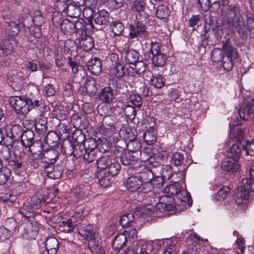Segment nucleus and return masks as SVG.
Instances as JSON below:
<instances>
[{"label": "nucleus", "mask_w": 254, "mask_h": 254, "mask_svg": "<svg viewBox=\"0 0 254 254\" xmlns=\"http://www.w3.org/2000/svg\"><path fill=\"white\" fill-rule=\"evenodd\" d=\"M89 71L93 75H99L102 70V63L101 61L97 58L90 60L87 64Z\"/></svg>", "instance_id": "14"}, {"label": "nucleus", "mask_w": 254, "mask_h": 254, "mask_svg": "<svg viewBox=\"0 0 254 254\" xmlns=\"http://www.w3.org/2000/svg\"><path fill=\"white\" fill-rule=\"evenodd\" d=\"M176 244V241H171L169 244L167 245L166 248L162 254H177Z\"/></svg>", "instance_id": "64"}, {"label": "nucleus", "mask_w": 254, "mask_h": 254, "mask_svg": "<svg viewBox=\"0 0 254 254\" xmlns=\"http://www.w3.org/2000/svg\"><path fill=\"white\" fill-rule=\"evenodd\" d=\"M137 176L142 184V183L151 182L153 179L154 174L152 170L146 169Z\"/></svg>", "instance_id": "47"}, {"label": "nucleus", "mask_w": 254, "mask_h": 254, "mask_svg": "<svg viewBox=\"0 0 254 254\" xmlns=\"http://www.w3.org/2000/svg\"><path fill=\"white\" fill-rule=\"evenodd\" d=\"M238 57L239 54L235 49L231 47H228L222 61L223 68L228 71L231 70L234 66V61L237 59Z\"/></svg>", "instance_id": "5"}, {"label": "nucleus", "mask_w": 254, "mask_h": 254, "mask_svg": "<svg viewBox=\"0 0 254 254\" xmlns=\"http://www.w3.org/2000/svg\"><path fill=\"white\" fill-rule=\"evenodd\" d=\"M31 156L34 159L41 158L43 154V145L41 141H36L29 147Z\"/></svg>", "instance_id": "22"}, {"label": "nucleus", "mask_w": 254, "mask_h": 254, "mask_svg": "<svg viewBox=\"0 0 254 254\" xmlns=\"http://www.w3.org/2000/svg\"><path fill=\"white\" fill-rule=\"evenodd\" d=\"M243 146L247 155L254 156V140H247L246 144H244Z\"/></svg>", "instance_id": "61"}, {"label": "nucleus", "mask_w": 254, "mask_h": 254, "mask_svg": "<svg viewBox=\"0 0 254 254\" xmlns=\"http://www.w3.org/2000/svg\"><path fill=\"white\" fill-rule=\"evenodd\" d=\"M127 241L126 236L123 233H120L114 237L112 247L114 250L118 251L126 245Z\"/></svg>", "instance_id": "31"}, {"label": "nucleus", "mask_w": 254, "mask_h": 254, "mask_svg": "<svg viewBox=\"0 0 254 254\" xmlns=\"http://www.w3.org/2000/svg\"><path fill=\"white\" fill-rule=\"evenodd\" d=\"M75 25V32L79 36H85L86 33V22L83 19H80L76 22Z\"/></svg>", "instance_id": "45"}, {"label": "nucleus", "mask_w": 254, "mask_h": 254, "mask_svg": "<svg viewBox=\"0 0 254 254\" xmlns=\"http://www.w3.org/2000/svg\"><path fill=\"white\" fill-rule=\"evenodd\" d=\"M109 162L106 165L105 168L102 169L100 171L106 172L110 173L112 176L117 175L119 172L121 166L120 164L115 159L111 158Z\"/></svg>", "instance_id": "19"}, {"label": "nucleus", "mask_w": 254, "mask_h": 254, "mask_svg": "<svg viewBox=\"0 0 254 254\" xmlns=\"http://www.w3.org/2000/svg\"><path fill=\"white\" fill-rule=\"evenodd\" d=\"M7 25L6 27V30L8 33V34L10 36L11 38H9L11 41L14 44V40L13 37L17 35L21 27L20 22L16 23L14 21H7Z\"/></svg>", "instance_id": "20"}, {"label": "nucleus", "mask_w": 254, "mask_h": 254, "mask_svg": "<svg viewBox=\"0 0 254 254\" xmlns=\"http://www.w3.org/2000/svg\"><path fill=\"white\" fill-rule=\"evenodd\" d=\"M44 141L52 147H58L60 143V138L58 134L54 131H49L45 137Z\"/></svg>", "instance_id": "21"}, {"label": "nucleus", "mask_w": 254, "mask_h": 254, "mask_svg": "<svg viewBox=\"0 0 254 254\" xmlns=\"http://www.w3.org/2000/svg\"><path fill=\"white\" fill-rule=\"evenodd\" d=\"M167 60V57L164 53L153 56L152 58V64L157 67L163 66L166 64Z\"/></svg>", "instance_id": "42"}, {"label": "nucleus", "mask_w": 254, "mask_h": 254, "mask_svg": "<svg viewBox=\"0 0 254 254\" xmlns=\"http://www.w3.org/2000/svg\"><path fill=\"white\" fill-rule=\"evenodd\" d=\"M133 65L134 67H132V68L134 69L136 73L139 75H143L146 71V64L141 61H138Z\"/></svg>", "instance_id": "57"}, {"label": "nucleus", "mask_w": 254, "mask_h": 254, "mask_svg": "<svg viewBox=\"0 0 254 254\" xmlns=\"http://www.w3.org/2000/svg\"><path fill=\"white\" fill-rule=\"evenodd\" d=\"M161 201L158 204V210L160 211H173L175 208V206L170 202L173 200L172 198L168 197L167 196L161 197Z\"/></svg>", "instance_id": "18"}, {"label": "nucleus", "mask_w": 254, "mask_h": 254, "mask_svg": "<svg viewBox=\"0 0 254 254\" xmlns=\"http://www.w3.org/2000/svg\"><path fill=\"white\" fill-rule=\"evenodd\" d=\"M75 42L71 39L66 40L64 43V49L67 54H71L75 47Z\"/></svg>", "instance_id": "62"}, {"label": "nucleus", "mask_w": 254, "mask_h": 254, "mask_svg": "<svg viewBox=\"0 0 254 254\" xmlns=\"http://www.w3.org/2000/svg\"><path fill=\"white\" fill-rule=\"evenodd\" d=\"M225 57V53L219 48L213 49L211 53V58L213 62H222Z\"/></svg>", "instance_id": "52"}, {"label": "nucleus", "mask_w": 254, "mask_h": 254, "mask_svg": "<svg viewBox=\"0 0 254 254\" xmlns=\"http://www.w3.org/2000/svg\"><path fill=\"white\" fill-rule=\"evenodd\" d=\"M239 115L244 120L254 119V97L244 103L239 109Z\"/></svg>", "instance_id": "6"}, {"label": "nucleus", "mask_w": 254, "mask_h": 254, "mask_svg": "<svg viewBox=\"0 0 254 254\" xmlns=\"http://www.w3.org/2000/svg\"><path fill=\"white\" fill-rule=\"evenodd\" d=\"M124 108V115L129 119L133 120L135 116V110L130 105H125Z\"/></svg>", "instance_id": "63"}, {"label": "nucleus", "mask_w": 254, "mask_h": 254, "mask_svg": "<svg viewBox=\"0 0 254 254\" xmlns=\"http://www.w3.org/2000/svg\"><path fill=\"white\" fill-rule=\"evenodd\" d=\"M60 243L54 237L48 238L45 243L46 249L49 254H56L58 251Z\"/></svg>", "instance_id": "16"}, {"label": "nucleus", "mask_w": 254, "mask_h": 254, "mask_svg": "<svg viewBox=\"0 0 254 254\" xmlns=\"http://www.w3.org/2000/svg\"><path fill=\"white\" fill-rule=\"evenodd\" d=\"M10 165L17 174H19L24 169L22 162L17 159L11 160L10 161Z\"/></svg>", "instance_id": "59"}, {"label": "nucleus", "mask_w": 254, "mask_h": 254, "mask_svg": "<svg viewBox=\"0 0 254 254\" xmlns=\"http://www.w3.org/2000/svg\"><path fill=\"white\" fill-rule=\"evenodd\" d=\"M114 86L116 91L119 93L125 94L128 91L127 82L123 79H118L114 84Z\"/></svg>", "instance_id": "39"}, {"label": "nucleus", "mask_w": 254, "mask_h": 254, "mask_svg": "<svg viewBox=\"0 0 254 254\" xmlns=\"http://www.w3.org/2000/svg\"><path fill=\"white\" fill-rule=\"evenodd\" d=\"M13 50V43L10 39H5L0 43V57L8 56Z\"/></svg>", "instance_id": "13"}, {"label": "nucleus", "mask_w": 254, "mask_h": 254, "mask_svg": "<svg viewBox=\"0 0 254 254\" xmlns=\"http://www.w3.org/2000/svg\"><path fill=\"white\" fill-rule=\"evenodd\" d=\"M251 191H254V180L243 179L241 185L235 191L234 202H228L231 205L230 207L228 206V208L232 210H236V206H239L242 209L246 210L250 204L248 199Z\"/></svg>", "instance_id": "1"}, {"label": "nucleus", "mask_w": 254, "mask_h": 254, "mask_svg": "<svg viewBox=\"0 0 254 254\" xmlns=\"http://www.w3.org/2000/svg\"><path fill=\"white\" fill-rule=\"evenodd\" d=\"M99 183L104 188L111 186L112 181V178L114 176L106 172L100 171L97 174Z\"/></svg>", "instance_id": "25"}, {"label": "nucleus", "mask_w": 254, "mask_h": 254, "mask_svg": "<svg viewBox=\"0 0 254 254\" xmlns=\"http://www.w3.org/2000/svg\"><path fill=\"white\" fill-rule=\"evenodd\" d=\"M129 102L136 107L139 108L143 104L142 97L138 94H131L129 96Z\"/></svg>", "instance_id": "58"}, {"label": "nucleus", "mask_w": 254, "mask_h": 254, "mask_svg": "<svg viewBox=\"0 0 254 254\" xmlns=\"http://www.w3.org/2000/svg\"><path fill=\"white\" fill-rule=\"evenodd\" d=\"M241 149L238 144H233L227 151V157L238 160L241 155Z\"/></svg>", "instance_id": "43"}, {"label": "nucleus", "mask_w": 254, "mask_h": 254, "mask_svg": "<svg viewBox=\"0 0 254 254\" xmlns=\"http://www.w3.org/2000/svg\"><path fill=\"white\" fill-rule=\"evenodd\" d=\"M83 156L86 163H92L97 157L96 151H85Z\"/></svg>", "instance_id": "60"}, {"label": "nucleus", "mask_w": 254, "mask_h": 254, "mask_svg": "<svg viewBox=\"0 0 254 254\" xmlns=\"http://www.w3.org/2000/svg\"><path fill=\"white\" fill-rule=\"evenodd\" d=\"M141 184L137 176L129 177L124 183L125 187L131 191L136 190L141 188Z\"/></svg>", "instance_id": "23"}, {"label": "nucleus", "mask_w": 254, "mask_h": 254, "mask_svg": "<svg viewBox=\"0 0 254 254\" xmlns=\"http://www.w3.org/2000/svg\"><path fill=\"white\" fill-rule=\"evenodd\" d=\"M65 10L67 15L72 18L78 17L81 12L80 7L72 2L70 3L67 6H65L62 11H65Z\"/></svg>", "instance_id": "24"}, {"label": "nucleus", "mask_w": 254, "mask_h": 254, "mask_svg": "<svg viewBox=\"0 0 254 254\" xmlns=\"http://www.w3.org/2000/svg\"><path fill=\"white\" fill-rule=\"evenodd\" d=\"M230 190L231 188L229 186H223L214 194L213 198L217 201L223 200L230 194Z\"/></svg>", "instance_id": "36"}, {"label": "nucleus", "mask_w": 254, "mask_h": 254, "mask_svg": "<svg viewBox=\"0 0 254 254\" xmlns=\"http://www.w3.org/2000/svg\"><path fill=\"white\" fill-rule=\"evenodd\" d=\"M151 84L157 88H161L165 84L166 80L165 78L160 74L153 76L151 80Z\"/></svg>", "instance_id": "49"}, {"label": "nucleus", "mask_w": 254, "mask_h": 254, "mask_svg": "<svg viewBox=\"0 0 254 254\" xmlns=\"http://www.w3.org/2000/svg\"><path fill=\"white\" fill-rule=\"evenodd\" d=\"M59 156L58 151L55 149H50L43 152L41 158L42 162L46 164H54Z\"/></svg>", "instance_id": "10"}, {"label": "nucleus", "mask_w": 254, "mask_h": 254, "mask_svg": "<svg viewBox=\"0 0 254 254\" xmlns=\"http://www.w3.org/2000/svg\"><path fill=\"white\" fill-rule=\"evenodd\" d=\"M170 15V11L168 7L165 5H159L157 9L156 15L160 19L167 18Z\"/></svg>", "instance_id": "48"}, {"label": "nucleus", "mask_w": 254, "mask_h": 254, "mask_svg": "<svg viewBox=\"0 0 254 254\" xmlns=\"http://www.w3.org/2000/svg\"><path fill=\"white\" fill-rule=\"evenodd\" d=\"M110 27L112 32L115 36L121 35L125 28L123 23L118 20L113 21L110 25Z\"/></svg>", "instance_id": "35"}, {"label": "nucleus", "mask_w": 254, "mask_h": 254, "mask_svg": "<svg viewBox=\"0 0 254 254\" xmlns=\"http://www.w3.org/2000/svg\"><path fill=\"white\" fill-rule=\"evenodd\" d=\"M61 28L63 33L67 35H71L75 32V24L67 19L62 21Z\"/></svg>", "instance_id": "26"}, {"label": "nucleus", "mask_w": 254, "mask_h": 254, "mask_svg": "<svg viewBox=\"0 0 254 254\" xmlns=\"http://www.w3.org/2000/svg\"><path fill=\"white\" fill-rule=\"evenodd\" d=\"M139 57V53L134 50H127L125 53V61L129 64H134L136 62H138Z\"/></svg>", "instance_id": "29"}, {"label": "nucleus", "mask_w": 254, "mask_h": 254, "mask_svg": "<svg viewBox=\"0 0 254 254\" xmlns=\"http://www.w3.org/2000/svg\"><path fill=\"white\" fill-rule=\"evenodd\" d=\"M170 162L177 166L183 165L184 162V155L180 152L174 153L171 158Z\"/></svg>", "instance_id": "53"}, {"label": "nucleus", "mask_w": 254, "mask_h": 254, "mask_svg": "<svg viewBox=\"0 0 254 254\" xmlns=\"http://www.w3.org/2000/svg\"><path fill=\"white\" fill-rule=\"evenodd\" d=\"M139 210H137L135 212V215L137 217H140L144 218L150 216L151 213H154L158 210V205H151L149 203L146 204L145 208H139Z\"/></svg>", "instance_id": "15"}, {"label": "nucleus", "mask_w": 254, "mask_h": 254, "mask_svg": "<svg viewBox=\"0 0 254 254\" xmlns=\"http://www.w3.org/2000/svg\"><path fill=\"white\" fill-rule=\"evenodd\" d=\"M237 161V160L228 157L224 159L222 163L223 170L232 173L239 172L240 169V166Z\"/></svg>", "instance_id": "9"}, {"label": "nucleus", "mask_w": 254, "mask_h": 254, "mask_svg": "<svg viewBox=\"0 0 254 254\" xmlns=\"http://www.w3.org/2000/svg\"><path fill=\"white\" fill-rule=\"evenodd\" d=\"M112 158L107 154H104L101 156L96 161L97 166L98 169L102 170L105 168L107 165Z\"/></svg>", "instance_id": "51"}, {"label": "nucleus", "mask_w": 254, "mask_h": 254, "mask_svg": "<svg viewBox=\"0 0 254 254\" xmlns=\"http://www.w3.org/2000/svg\"><path fill=\"white\" fill-rule=\"evenodd\" d=\"M150 120L152 122V126H150V128L143 133L144 141L148 145L154 144L157 140L156 132L154 127L155 124L154 119L151 118Z\"/></svg>", "instance_id": "11"}, {"label": "nucleus", "mask_w": 254, "mask_h": 254, "mask_svg": "<svg viewBox=\"0 0 254 254\" xmlns=\"http://www.w3.org/2000/svg\"><path fill=\"white\" fill-rule=\"evenodd\" d=\"M149 16V15L144 11L137 12L136 14L135 25L132 23L128 24V39L137 40L140 39L144 41L148 38L147 27L144 23L147 22Z\"/></svg>", "instance_id": "2"}, {"label": "nucleus", "mask_w": 254, "mask_h": 254, "mask_svg": "<svg viewBox=\"0 0 254 254\" xmlns=\"http://www.w3.org/2000/svg\"><path fill=\"white\" fill-rule=\"evenodd\" d=\"M42 122L40 123V121H39L35 124V128L37 133L41 137L45 135L47 130V127L44 123V121H43Z\"/></svg>", "instance_id": "56"}, {"label": "nucleus", "mask_w": 254, "mask_h": 254, "mask_svg": "<svg viewBox=\"0 0 254 254\" xmlns=\"http://www.w3.org/2000/svg\"><path fill=\"white\" fill-rule=\"evenodd\" d=\"M184 185L183 182H181V183L174 182V184L167 185L164 188V192L169 195L176 196L179 191L181 190Z\"/></svg>", "instance_id": "30"}, {"label": "nucleus", "mask_w": 254, "mask_h": 254, "mask_svg": "<svg viewBox=\"0 0 254 254\" xmlns=\"http://www.w3.org/2000/svg\"><path fill=\"white\" fill-rule=\"evenodd\" d=\"M176 197L180 199L181 202L184 203L183 204L184 205H186L187 203H188L189 206H190L192 204V199L190 194L184 188L183 186L181 188V190L177 193Z\"/></svg>", "instance_id": "32"}, {"label": "nucleus", "mask_w": 254, "mask_h": 254, "mask_svg": "<svg viewBox=\"0 0 254 254\" xmlns=\"http://www.w3.org/2000/svg\"><path fill=\"white\" fill-rule=\"evenodd\" d=\"M173 173L171 166L166 165L161 167V175L165 180H169L173 176Z\"/></svg>", "instance_id": "55"}, {"label": "nucleus", "mask_w": 254, "mask_h": 254, "mask_svg": "<svg viewBox=\"0 0 254 254\" xmlns=\"http://www.w3.org/2000/svg\"><path fill=\"white\" fill-rule=\"evenodd\" d=\"M85 149L83 144L79 142L77 138H75L73 142V156L75 157L79 158L83 156Z\"/></svg>", "instance_id": "40"}, {"label": "nucleus", "mask_w": 254, "mask_h": 254, "mask_svg": "<svg viewBox=\"0 0 254 254\" xmlns=\"http://www.w3.org/2000/svg\"><path fill=\"white\" fill-rule=\"evenodd\" d=\"M9 103L17 114L24 115L28 113L29 106H27V97L12 96L9 99Z\"/></svg>", "instance_id": "3"}, {"label": "nucleus", "mask_w": 254, "mask_h": 254, "mask_svg": "<svg viewBox=\"0 0 254 254\" xmlns=\"http://www.w3.org/2000/svg\"><path fill=\"white\" fill-rule=\"evenodd\" d=\"M120 135L125 139H134L137 137L136 130L130 127H126L121 128L119 132Z\"/></svg>", "instance_id": "33"}, {"label": "nucleus", "mask_w": 254, "mask_h": 254, "mask_svg": "<svg viewBox=\"0 0 254 254\" xmlns=\"http://www.w3.org/2000/svg\"><path fill=\"white\" fill-rule=\"evenodd\" d=\"M125 73L126 69L124 64H117L110 69V73L119 79L124 76Z\"/></svg>", "instance_id": "38"}, {"label": "nucleus", "mask_w": 254, "mask_h": 254, "mask_svg": "<svg viewBox=\"0 0 254 254\" xmlns=\"http://www.w3.org/2000/svg\"><path fill=\"white\" fill-rule=\"evenodd\" d=\"M34 134L31 130H27L24 131L22 136L21 140L23 145L26 147L30 146L33 144Z\"/></svg>", "instance_id": "37"}, {"label": "nucleus", "mask_w": 254, "mask_h": 254, "mask_svg": "<svg viewBox=\"0 0 254 254\" xmlns=\"http://www.w3.org/2000/svg\"><path fill=\"white\" fill-rule=\"evenodd\" d=\"M85 151H96L95 149L98 147V144L97 141L93 138H87L83 143Z\"/></svg>", "instance_id": "50"}, {"label": "nucleus", "mask_w": 254, "mask_h": 254, "mask_svg": "<svg viewBox=\"0 0 254 254\" xmlns=\"http://www.w3.org/2000/svg\"><path fill=\"white\" fill-rule=\"evenodd\" d=\"M141 152H125L121 154L120 160L124 165H132L133 167H138L141 162Z\"/></svg>", "instance_id": "4"}, {"label": "nucleus", "mask_w": 254, "mask_h": 254, "mask_svg": "<svg viewBox=\"0 0 254 254\" xmlns=\"http://www.w3.org/2000/svg\"><path fill=\"white\" fill-rule=\"evenodd\" d=\"M79 45L84 51H88L91 50L94 46V41L90 36H82L79 40Z\"/></svg>", "instance_id": "34"}, {"label": "nucleus", "mask_w": 254, "mask_h": 254, "mask_svg": "<svg viewBox=\"0 0 254 254\" xmlns=\"http://www.w3.org/2000/svg\"><path fill=\"white\" fill-rule=\"evenodd\" d=\"M109 13L106 10H102L94 15L95 23L98 25H106L109 21Z\"/></svg>", "instance_id": "27"}, {"label": "nucleus", "mask_w": 254, "mask_h": 254, "mask_svg": "<svg viewBox=\"0 0 254 254\" xmlns=\"http://www.w3.org/2000/svg\"><path fill=\"white\" fill-rule=\"evenodd\" d=\"M127 147L128 149V151L136 153L137 152H140L141 145L140 142L136 139V138H135L134 139L128 140Z\"/></svg>", "instance_id": "46"}, {"label": "nucleus", "mask_w": 254, "mask_h": 254, "mask_svg": "<svg viewBox=\"0 0 254 254\" xmlns=\"http://www.w3.org/2000/svg\"><path fill=\"white\" fill-rule=\"evenodd\" d=\"M54 165L46 164L44 167V171L48 177L54 179H57L61 177L63 171L62 170H56V168L54 167Z\"/></svg>", "instance_id": "28"}, {"label": "nucleus", "mask_w": 254, "mask_h": 254, "mask_svg": "<svg viewBox=\"0 0 254 254\" xmlns=\"http://www.w3.org/2000/svg\"><path fill=\"white\" fill-rule=\"evenodd\" d=\"M146 6L145 0H135L133 2L131 9L136 12H142Z\"/></svg>", "instance_id": "54"}, {"label": "nucleus", "mask_w": 254, "mask_h": 254, "mask_svg": "<svg viewBox=\"0 0 254 254\" xmlns=\"http://www.w3.org/2000/svg\"><path fill=\"white\" fill-rule=\"evenodd\" d=\"M232 24L241 38L246 39L247 37V28L244 18L242 15L233 17L232 18Z\"/></svg>", "instance_id": "7"}, {"label": "nucleus", "mask_w": 254, "mask_h": 254, "mask_svg": "<svg viewBox=\"0 0 254 254\" xmlns=\"http://www.w3.org/2000/svg\"><path fill=\"white\" fill-rule=\"evenodd\" d=\"M134 215L132 213H127L123 215L120 218V224L126 229L129 228L130 226L134 225L136 223Z\"/></svg>", "instance_id": "17"}, {"label": "nucleus", "mask_w": 254, "mask_h": 254, "mask_svg": "<svg viewBox=\"0 0 254 254\" xmlns=\"http://www.w3.org/2000/svg\"><path fill=\"white\" fill-rule=\"evenodd\" d=\"M54 79L50 77H44L42 81L43 84H47L45 86V91L47 95L49 96H53L56 93V90L53 85L51 84V80Z\"/></svg>", "instance_id": "41"}, {"label": "nucleus", "mask_w": 254, "mask_h": 254, "mask_svg": "<svg viewBox=\"0 0 254 254\" xmlns=\"http://www.w3.org/2000/svg\"><path fill=\"white\" fill-rule=\"evenodd\" d=\"M78 231L81 237L89 241V244L95 241L97 235L94 232L92 225L81 226L78 228Z\"/></svg>", "instance_id": "8"}, {"label": "nucleus", "mask_w": 254, "mask_h": 254, "mask_svg": "<svg viewBox=\"0 0 254 254\" xmlns=\"http://www.w3.org/2000/svg\"><path fill=\"white\" fill-rule=\"evenodd\" d=\"M99 98L103 102L109 104L114 99L113 90L110 86L105 87L99 93Z\"/></svg>", "instance_id": "12"}, {"label": "nucleus", "mask_w": 254, "mask_h": 254, "mask_svg": "<svg viewBox=\"0 0 254 254\" xmlns=\"http://www.w3.org/2000/svg\"><path fill=\"white\" fill-rule=\"evenodd\" d=\"M85 89L87 93L90 96H93L95 94L97 88L96 82L93 78H89L86 80Z\"/></svg>", "instance_id": "44"}]
</instances>
